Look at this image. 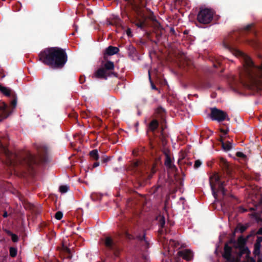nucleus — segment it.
I'll use <instances>...</instances> for the list:
<instances>
[{"label": "nucleus", "mask_w": 262, "mask_h": 262, "mask_svg": "<svg viewBox=\"0 0 262 262\" xmlns=\"http://www.w3.org/2000/svg\"><path fill=\"white\" fill-rule=\"evenodd\" d=\"M245 239L240 236L232 247L226 244L222 254L223 258L227 262H255L250 257V251L245 246ZM253 252L257 256V262H262V237H257Z\"/></svg>", "instance_id": "1"}, {"label": "nucleus", "mask_w": 262, "mask_h": 262, "mask_svg": "<svg viewBox=\"0 0 262 262\" xmlns=\"http://www.w3.org/2000/svg\"><path fill=\"white\" fill-rule=\"evenodd\" d=\"M39 60L53 69H61L68 61L66 50L59 47L45 49L38 55Z\"/></svg>", "instance_id": "2"}, {"label": "nucleus", "mask_w": 262, "mask_h": 262, "mask_svg": "<svg viewBox=\"0 0 262 262\" xmlns=\"http://www.w3.org/2000/svg\"><path fill=\"white\" fill-rule=\"evenodd\" d=\"M236 56H242L244 60L242 74L248 77L258 89H262V63L260 66H256L251 59L247 55L239 51H235Z\"/></svg>", "instance_id": "3"}, {"label": "nucleus", "mask_w": 262, "mask_h": 262, "mask_svg": "<svg viewBox=\"0 0 262 262\" xmlns=\"http://www.w3.org/2000/svg\"><path fill=\"white\" fill-rule=\"evenodd\" d=\"M100 67L94 73L93 78L106 80L108 77L115 75V73L113 71L115 67L114 62L103 58H100Z\"/></svg>", "instance_id": "4"}, {"label": "nucleus", "mask_w": 262, "mask_h": 262, "mask_svg": "<svg viewBox=\"0 0 262 262\" xmlns=\"http://www.w3.org/2000/svg\"><path fill=\"white\" fill-rule=\"evenodd\" d=\"M219 176L217 174L215 173L213 174L210 178V185L211 186L212 194L215 199H216L217 194L215 190L217 187V191L222 192L223 195H225V191L223 187V184L221 183L219 180Z\"/></svg>", "instance_id": "5"}, {"label": "nucleus", "mask_w": 262, "mask_h": 262, "mask_svg": "<svg viewBox=\"0 0 262 262\" xmlns=\"http://www.w3.org/2000/svg\"><path fill=\"white\" fill-rule=\"evenodd\" d=\"M214 15V12L210 9H201L197 15L198 21L203 24L210 23Z\"/></svg>", "instance_id": "6"}, {"label": "nucleus", "mask_w": 262, "mask_h": 262, "mask_svg": "<svg viewBox=\"0 0 262 262\" xmlns=\"http://www.w3.org/2000/svg\"><path fill=\"white\" fill-rule=\"evenodd\" d=\"M18 160L21 165L28 168L30 170H33L34 165L38 163L36 157L29 151L26 154L24 157Z\"/></svg>", "instance_id": "7"}, {"label": "nucleus", "mask_w": 262, "mask_h": 262, "mask_svg": "<svg viewBox=\"0 0 262 262\" xmlns=\"http://www.w3.org/2000/svg\"><path fill=\"white\" fill-rule=\"evenodd\" d=\"M100 242L103 244L107 251L106 255L110 256L112 254H115V243L113 238L110 235H105L100 239Z\"/></svg>", "instance_id": "8"}, {"label": "nucleus", "mask_w": 262, "mask_h": 262, "mask_svg": "<svg viewBox=\"0 0 262 262\" xmlns=\"http://www.w3.org/2000/svg\"><path fill=\"white\" fill-rule=\"evenodd\" d=\"M210 117L213 120H216L219 122L223 121L225 120H229L227 113L222 110L216 108H212Z\"/></svg>", "instance_id": "9"}, {"label": "nucleus", "mask_w": 262, "mask_h": 262, "mask_svg": "<svg viewBox=\"0 0 262 262\" xmlns=\"http://www.w3.org/2000/svg\"><path fill=\"white\" fill-rule=\"evenodd\" d=\"M36 148L39 161L41 162H46L48 161V147L46 145L40 144L37 145Z\"/></svg>", "instance_id": "10"}, {"label": "nucleus", "mask_w": 262, "mask_h": 262, "mask_svg": "<svg viewBox=\"0 0 262 262\" xmlns=\"http://www.w3.org/2000/svg\"><path fill=\"white\" fill-rule=\"evenodd\" d=\"M9 114L7 104L3 102H0V121L7 118Z\"/></svg>", "instance_id": "11"}, {"label": "nucleus", "mask_w": 262, "mask_h": 262, "mask_svg": "<svg viewBox=\"0 0 262 262\" xmlns=\"http://www.w3.org/2000/svg\"><path fill=\"white\" fill-rule=\"evenodd\" d=\"M178 255L187 261L190 260L193 257V253L189 249H183L178 252Z\"/></svg>", "instance_id": "12"}, {"label": "nucleus", "mask_w": 262, "mask_h": 262, "mask_svg": "<svg viewBox=\"0 0 262 262\" xmlns=\"http://www.w3.org/2000/svg\"><path fill=\"white\" fill-rule=\"evenodd\" d=\"M115 55V47L110 46L103 51V56L101 58L104 60H110L111 57Z\"/></svg>", "instance_id": "13"}, {"label": "nucleus", "mask_w": 262, "mask_h": 262, "mask_svg": "<svg viewBox=\"0 0 262 262\" xmlns=\"http://www.w3.org/2000/svg\"><path fill=\"white\" fill-rule=\"evenodd\" d=\"M3 149L10 165H14L16 163L14 159L17 158L16 156L13 155L11 151L5 147H3Z\"/></svg>", "instance_id": "14"}, {"label": "nucleus", "mask_w": 262, "mask_h": 262, "mask_svg": "<svg viewBox=\"0 0 262 262\" xmlns=\"http://www.w3.org/2000/svg\"><path fill=\"white\" fill-rule=\"evenodd\" d=\"M62 251L64 253L65 256L68 259H71L72 257V255L70 248L64 245H62Z\"/></svg>", "instance_id": "15"}, {"label": "nucleus", "mask_w": 262, "mask_h": 262, "mask_svg": "<svg viewBox=\"0 0 262 262\" xmlns=\"http://www.w3.org/2000/svg\"><path fill=\"white\" fill-rule=\"evenodd\" d=\"M89 155L90 158L94 160L97 161L99 158L98 151L97 149H93L89 153Z\"/></svg>", "instance_id": "16"}, {"label": "nucleus", "mask_w": 262, "mask_h": 262, "mask_svg": "<svg viewBox=\"0 0 262 262\" xmlns=\"http://www.w3.org/2000/svg\"><path fill=\"white\" fill-rule=\"evenodd\" d=\"M0 91L6 96H11V90L7 87L0 85Z\"/></svg>", "instance_id": "17"}, {"label": "nucleus", "mask_w": 262, "mask_h": 262, "mask_svg": "<svg viewBox=\"0 0 262 262\" xmlns=\"http://www.w3.org/2000/svg\"><path fill=\"white\" fill-rule=\"evenodd\" d=\"M6 232L8 235H10L11 236L12 241L13 242L15 243L18 241V237L16 234L13 233L10 230H6Z\"/></svg>", "instance_id": "18"}, {"label": "nucleus", "mask_w": 262, "mask_h": 262, "mask_svg": "<svg viewBox=\"0 0 262 262\" xmlns=\"http://www.w3.org/2000/svg\"><path fill=\"white\" fill-rule=\"evenodd\" d=\"M91 198L94 201H100L102 199V195L97 193H92L91 195Z\"/></svg>", "instance_id": "19"}, {"label": "nucleus", "mask_w": 262, "mask_h": 262, "mask_svg": "<svg viewBox=\"0 0 262 262\" xmlns=\"http://www.w3.org/2000/svg\"><path fill=\"white\" fill-rule=\"evenodd\" d=\"M158 126V122L157 120H152L149 124V128L151 130H154Z\"/></svg>", "instance_id": "20"}, {"label": "nucleus", "mask_w": 262, "mask_h": 262, "mask_svg": "<svg viewBox=\"0 0 262 262\" xmlns=\"http://www.w3.org/2000/svg\"><path fill=\"white\" fill-rule=\"evenodd\" d=\"M164 164L167 167L171 168L172 167V161L171 158L168 155H166V159Z\"/></svg>", "instance_id": "21"}, {"label": "nucleus", "mask_w": 262, "mask_h": 262, "mask_svg": "<svg viewBox=\"0 0 262 262\" xmlns=\"http://www.w3.org/2000/svg\"><path fill=\"white\" fill-rule=\"evenodd\" d=\"M10 255L12 257H15L17 255V250L16 248L11 247L9 248Z\"/></svg>", "instance_id": "22"}, {"label": "nucleus", "mask_w": 262, "mask_h": 262, "mask_svg": "<svg viewBox=\"0 0 262 262\" xmlns=\"http://www.w3.org/2000/svg\"><path fill=\"white\" fill-rule=\"evenodd\" d=\"M247 229V227L246 226L243 225H238L236 227L235 231L236 232H239L241 233H243Z\"/></svg>", "instance_id": "23"}, {"label": "nucleus", "mask_w": 262, "mask_h": 262, "mask_svg": "<svg viewBox=\"0 0 262 262\" xmlns=\"http://www.w3.org/2000/svg\"><path fill=\"white\" fill-rule=\"evenodd\" d=\"M69 189V187L67 185H61L59 187V190L62 193L67 192Z\"/></svg>", "instance_id": "24"}, {"label": "nucleus", "mask_w": 262, "mask_h": 262, "mask_svg": "<svg viewBox=\"0 0 262 262\" xmlns=\"http://www.w3.org/2000/svg\"><path fill=\"white\" fill-rule=\"evenodd\" d=\"M222 146L225 150H229L232 148V144L229 142L227 143H222Z\"/></svg>", "instance_id": "25"}, {"label": "nucleus", "mask_w": 262, "mask_h": 262, "mask_svg": "<svg viewBox=\"0 0 262 262\" xmlns=\"http://www.w3.org/2000/svg\"><path fill=\"white\" fill-rule=\"evenodd\" d=\"M21 5L19 2H17L15 5L13 6V9L14 11H19L21 9Z\"/></svg>", "instance_id": "26"}, {"label": "nucleus", "mask_w": 262, "mask_h": 262, "mask_svg": "<svg viewBox=\"0 0 262 262\" xmlns=\"http://www.w3.org/2000/svg\"><path fill=\"white\" fill-rule=\"evenodd\" d=\"M63 216V213L61 211H58L57 212H56L55 214V217L56 219L58 220H60L62 218Z\"/></svg>", "instance_id": "27"}, {"label": "nucleus", "mask_w": 262, "mask_h": 262, "mask_svg": "<svg viewBox=\"0 0 262 262\" xmlns=\"http://www.w3.org/2000/svg\"><path fill=\"white\" fill-rule=\"evenodd\" d=\"M107 26H114L115 25V19L114 17L111 19H107L106 23Z\"/></svg>", "instance_id": "28"}, {"label": "nucleus", "mask_w": 262, "mask_h": 262, "mask_svg": "<svg viewBox=\"0 0 262 262\" xmlns=\"http://www.w3.org/2000/svg\"><path fill=\"white\" fill-rule=\"evenodd\" d=\"M159 223L160 224L161 227H163L164 226L165 223L164 216H159Z\"/></svg>", "instance_id": "29"}, {"label": "nucleus", "mask_w": 262, "mask_h": 262, "mask_svg": "<svg viewBox=\"0 0 262 262\" xmlns=\"http://www.w3.org/2000/svg\"><path fill=\"white\" fill-rule=\"evenodd\" d=\"M17 103V99L15 96H13V99L11 102V105L13 107H15Z\"/></svg>", "instance_id": "30"}, {"label": "nucleus", "mask_w": 262, "mask_h": 262, "mask_svg": "<svg viewBox=\"0 0 262 262\" xmlns=\"http://www.w3.org/2000/svg\"><path fill=\"white\" fill-rule=\"evenodd\" d=\"M201 164H202L201 161H200L199 160H197L194 162V167L195 168H198L201 165Z\"/></svg>", "instance_id": "31"}, {"label": "nucleus", "mask_w": 262, "mask_h": 262, "mask_svg": "<svg viewBox=\"0 0 262 262\" xmlns=\"http://www.w3.org/2000/svg\"><path fill=\"white\" fill-rule=\"evenodd\" d=\"M236 155L238 157H241V158H246V156L242 152H237L236 154Z\"/></svg>", "instance_id": "32"}, {"label": "nucleus", "mask_w": 262, "mask_h": 262, "mask_svg": "<svg viewBox=\"0 0 262 262\" xmlns=\"http://www.w3.org/2000/svg\"><path fill=\"white\" fill-rule=\"evenodd\" d=\"M85 81V77L84 76H80L79 77V82L80 83H83Z\"/></svg>", "instance_id": "33"}, {"label": "nucleus", "mask_w": 262, "mask_h": 262, "mask_svg": "<svg viewBox=\"0 0 262 262\" xmlns=\"http://www.w3.org/2000/svg\"><path fill=\"white\" fill-rule=\"evenodd\" d=\"M148 76H149V80L150 81V83H151L152 89H154V90H156L157 88H156V86L154 84V83L151 81L150 74V72L149 71H148Z\"/></svg>", "instance_id": "34"}, {"label": "nucleus", "mask_w": 262, "mask_h": 262, "mask_svg": "<svg viewBox=\"0 0 262 262\" xmlns=\"http://www.w3.org/2000/svg\"><path fill=\"white\" fill-rule=\"evenodd\" d=\"M253 24H248L247 25H246L245 27H244V29L246 30H249L250 28H252V27L253 26Z\"/></svg>", "instance_id": "35"}, {"label": "nucleus", "mask_w": 262, "mask_h": 262, "mask_svg": "<svg viewBox=\"0 0 262 262\" xmlns=\"http://www.w3.org/2000/svg\"><path fill=\"white\" fill-rule=\"evenodd\" d=\"M110 157L104 158L102 160V162L104 163H106L108 161H110Z\"/></svg>", "instance_id": "36"}, {"label": "nucleus", "mask_w": 262, "mask_h": 262, "mask_svg": "<svg viewBox=\"0 0 262 262\" xmlns=\"http://www.w3.org/2000/svg\"><path fill=\"white\" fill-rule=\"evenodd\" d=\"M136 25L138 28L142 29L144 26V23H138V24H137Z\"/></svg>", "instance_id": "37"}, {"label": "nucleus", "mask_w": 262, "mask_h": 262, "mask_svg": "<svg viewBox=\"0 0 262 262\" xmlns=\"http://www.w3.org/2000/svg\"><path fill=\"white\" fill-rule=\"evenodd\" d=\"M99 165V162H94V163H93V167L94 168H95V167H98Z\"/></svg>", "instance_id": "38"}, {"label": "nucleus", "mask_w": 262, "mask_h": 262, "mask_svg": "<svg viewBox=\"0 0 262 262\" xmlns=\"http://www.w3.org/2000/svg\"><path fill=\"white\" fill-rule=\"evenodd\" d=\"M8 213L7 211H4L3 214V216L4 217V218H6L8 216Z\"/></svg>", "instance_id": "39"}, {"label": "nucleus", "mask_w": 262, "mask_h": 262, "mask_svg": "<svg viewBox=\"0 0 262 262\" xmlns=\"http://www.w3.org/2000/svg\"><path fill=\"white\" fill-rule=\"evenodd\" d=\"M131 32H131L130 29H127L126 33H127V34L128 35V36L131 35Z\"/></svg>", "instance_id": "40"}, {"label": "nucleus", "mask_w": 262, "mask_h": 262, "mask_svg": "<svg viewBox=\"0 0 262 262\" xmlns=\"http://www.w3.org/2000/svg\"><path fill=\"white\" fill-rule=\"evenodd\" d=\"M257 233L258 234H262V228H260L258 231H257Z\"/></svg>", "instance_id": "41"}, {"label": "nucleus", "mask_w": 262, "mask_h": 262, "mask_svg": "<svg viewBox=\"0 0 262 262\" xmlns=\"http://www.w3.org/2000/svg\"><path fill=\"white\" fill-rule=\"evenodd\" d=\"M118 52H119V49L118 48L116 47V51H115L116 54H117Z\"/></svg>", "instance_id": "42"}, {"label": "nucleus", "mask_w": 262, "mask_h": 262, "mask_svg": "<svg viewBox=\"0 0 262 262\" xmlns=\"http://www.w3.org/2000/svg\"><path fill=\"white\" fill-rule=\"evenodd\" d=\"M113 37V34H110L108 36V38H112Z\"/></svg>", "instance_id": "43"}, {"label": "nucleus", "mask_w": 262, "mask_h": 262, "mask_svg": "<svg viewBox=\"0 0 262 262\" xmlns=\"http://www.w3.org/2000/svg\"><path fill=\"white\" fill-rule=\"evenodd\" d=\"M152 172L154 173L155 172V170L154 169V168L152 169Z\"/></svg>", "instance_id": "44"}, {"label": "nucleus", "mask_w": 262, "mask_h": 262, "mask_svg": "<svg viewBox=\"0 0 262 262\" xmlns=\"http://www.w3.org/2000/svg\"><path fill=\"white\" fill-rule=\"evenodd\" d=\"M135 164L136 166H137L138 165V164L137 162L135 163Z\"/></svg>", "instance_id": "45"}, {"label": "nucleus", "mask_w": 262, "mask_h": 262, "mask_svg": "<svg viewBox=\"0 0 262 262\" xmlns=\"http://www.w3.org/2000/svg\"><path fill=\"white\" fill-rule=\"evenodd\" d=\"M143 238H144V237H145V235H144V234L143 235Z\"/></svg>", "instance_id": "46"}]
</instances>
